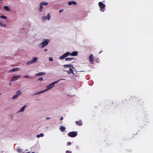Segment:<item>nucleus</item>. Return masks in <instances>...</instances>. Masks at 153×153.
Listing matches in <instances>:
<instances>
[{
    "label": "nucleus",
    "mask_w": 153,
    "mask_h": 153,
    "mask_svg": "<svg viewBox=\"0 0 153 153\" xmlns=\"http://www.w3.org/2000/svg\"><path fill=\"white\" fill-rule=\"evenodd\" d=\"M78 52L76 51H73L71 53L69 52H67L63 54L62 56H59V59L60 60H62L69 55H71L72 56H76L78 55Z\"/></svg>",
    "instance_id": "obj_1"
},
{
    "label": "nucleus",
    "mask_w": 153,
    "mask_h": 153,
    "mask_svg": "<svg viewBox=\"0 0 153 153\" xmlns=\"http://www.w3.org/2000/svg\"><path fill=\"white\" fill-rule=\"evenodd\" d=\"M65 80V79H61L59 80H58L56 81L55 82H54L52 83H51L49 85L47 86H46V88L45 90V91H47L48 90H49V89L55 86V84H57L59 81L61 80Z\"/></svg>",
    "instance_id": "obj_2"
},
{
    "label": "nucleus",
    "mask_w": 153,
    "mask_h": 153,
    "mask_svg": "<svg viewBox=\"0 0 153 153\" xmlns=\"http://www.w3.org/2000/svg\"><path fill=\"white\" fill-rule=\"evenodd\" d=\"M51 19V14L49 13H48L46 16H42L41 18V19L43 22H45V21H49Z\"/></svg>",
    "instance_id": "obj_3"
},
{
    "label": "nucleus",
    "mask_w": 153,
    "mask_h": 153,
    "mask_svg": "<svg viewBox=\"0 0 153 153\" xmlns=\"http://www.w3.org/2000/svg\"><path fill=\"white\" fill-rule=\"evenodd\" d=\"M98 5L100 7V10L102 12H103L105 10V5L102 2H99Z\"/></svg>",
    "instance_id": "obj_4"
},
{
    "label": "nucleus",
    "mask_w": 153,
    "mask_h": 153,
    "mask_svg": "<svg viewBox=\"0 0 153 153\" xmlns=\"http://www.w3.org/2000/svg\"><path fill=\"white\" fill-rule=\"evenodd\" d=\"M32 60L28 61L27 63L26 64L27 65H30L34 63H35L38 60V58L36 57H34L32 58Z\"/></svg>",
    "instance_id": "obj_5"
},
{
    "label": "nucleus",
    "mask_w": 153,
    "mask_h": 153,
    "mask_svg": "<svg viewBox=\"0 0 153 153\" xmlns=\"http://www.w3.org/2000/svg\"><path fill=\"white\" fill-rule=\"evenodd\" d=\"M48 3L47 2L42 1L39 4V8L43 9V6H46L48 5Z\"/></svg>",
    "instance_id": "obj_6"
},
{
    "label": "nucleus",
    "mask_w": 153,
    "mask_h": 153,
    "mask_svg": "<svg viewBox=\"0 0 153 153\" xmlns=\"http://www.w3.org/2000/svg\"><path fill=\"white\" fill-rule=\"evenodd\" d=\"M77 133L75 131H72L69 132L68 135L70 137H74L77 135Z\"/></svg>",
    "instance_id": "obj_7"
},
{
    "label": "nucleus",
    "mask_w": 153,
    "mask_h": 153,
    "mask_svg": "<svg viewBox=\"0 0 153 153\" xmlns=\"http://www.w3.org/2000/svg\"><path fill=\"white\" fill-rule=\"evenodd\" d=\"M77 4V3L74 1H68V4L69 6L71 5H74V6L76 5Z\"/></svg>",
    "instance_id": "obj_8"
},
{
    "label": "nucleus",
    "mask_w": 153,
    "mask_h": 153,
    "mask_svg": "<svg viewBox=\"0 0 153 153\" xmlns=\"http://www.w3.org/2000/svg\"><path fill=\"white\" fill-rule=\"evenodd\" d=\"M50 41V39H45L44 41L42 42L45 46H46L48 44Z\"/></svg>",
    "instance_id": "obj_9"
},
{
    "label": "nucleus",
    "mask_w": 153,
    "mask_h": 153,
    "mask_svg": "<svg viewBox=\"0 0 153 153\" xmlns=\"http://www.w3.org/2000/svg\"><path fill=\"white\" fill-rule=\"evenodd\" d=\"M20 76L19 75H16L14 76L10 80L11 81H14L17 80Z\"/></svg>",
    "instance_id": "obj_10"
},
{
    "label": "nucleus",
    "mask_w": 153,
    "mask_h": 153,
    "mask_svg": "<svg viewBox=\"0 0 153 153\" xmlns=\"http://www.w3.org/2000/svg\"><path fill=\"white\" fill-rule=\"evenodd\" d=\"M94 59V56L93 54H91L89 57V61L91 62V63L92 64L93 62V60Z\"/></svg>",
    "instance_id": "obj_11"
},
{
    "label": "nucleus",
    "mask_w": 153,
    "mask_h": 153,
    "mask_svg": "<svg viewBox=\"0 0 153 153\" xmlns=\"http://www.w3.org/2000/svg\"><path fill=\"white\" fill-rule=\"evenodd\" d=\"M26 105H25L21 108L20 110L18 111V112L19 113H20L23 112L24 111L25 108L26 107Z\"/></svg>",
    "instance_id": "obj_12"
},
{
    "label": "nucleus",
    "mask_w": 153,
    "mask_h": 153,
    "mask_svg": "<svg viewBox=\"0 0 153 153\" xmlns=\"http://www.w3.org/2000/svg\"><path fill=\"white\" fill-rule=\"evenodd\" d=\"M63 71L66 72L68 74H70L71 73H72L73 74H74V73L73 72V71L72 69V68H69V71L64 70Z\"/></svg>",
    "instance_id": "obj_13"
},
{
    "label": "nucleus",
    "mask_w": 153,
    "mask_h": 153,
    "mask_svg": "<svg viewBox=\"0 0 153 153\" xmlns=\"http://www.w3.org/2000/svg\"><path fill=\"white\" fill-rule=\"evenodd\" d=\"M19 68L18 67H15L12 69L11 70L9 71V72H13L15 71L19 70Z\"/></svg>",
    "instance_id": "obj_14"
},
{
    "label": "nucleus",
    "mask_w": 153,
    "mask_h": 153,
    "mask_svg": "<svg viewBox=\"0 0 153 153\" xmlns=\"http://www.w3.org/2000/svg\"><path fill=\"white\" fill-rule=\"evenodd\" d=\"M45 74V72H42L39 73H38L36 74L35 76H38L44 75Z\"/></svg>",
    "instance_id": "obj_15"
},
{
    "label": "nucleus",
    "mask_w": 153,
    "mask_h": 153,
    "mask_svg": "<svg viewBox=\"0 0 153 153\" xmlns=\"http://www.w3.org/2000/svg\"><path fill=\"white\" fill-rule=\"evenodd\" d=\"M4 10L7 12H9L10 11V10L8 6H4Z\"/></svg>",
    "instance_id": "obj_16"
},
{
    "label": "nucleus",
    "mask_w": 153,
    "mask_h": 153,
    "mask_svg": "<svg viewBox=\"0 0 153 153\" xmlns=\"http://www.w3.org/2000/svg\"><path fill=\"white\" fill-rule=\"evenodd\" d=\"M63 67H66L68 68H72L73 67L72 65L71 64H67V65H63Z\"/></svg>",
    "instance_id": "obj_17"
},
{
    "label": "nucleus",
    "mask_w": 153,
    "mask_h": 153,
    "mask_svg": "<svg viewBox=\"0 0 153 153\" xmlns=\"http://www.w3.org/2000/svg\"><path fill=\"white\" fill-rule=\"evenodd\" d=\"M60 129L62 132H64L65 131V128L63 126H60Z\"/></svg>",
    "instance_id": "obj_18"
},
{
    "label": "nucleus",
    "mask_w": 153,
    "mask_h": 153,
    "mask_svg": "<svg viewBox=\"0 0 153 153\" xmlns=\"http://www.w3.org/2000/svg\"><path fill=\"white\" fill-rule=\"evenodd\" d=\"M45 92V90H42V91H39V92H36V93H35L34 94L35 95H39L40 94H41L43 92Z\"/></svg>",
    "instance_id": "obj_19"
},
{
    "label": "nucleus",
    "mask_w": 153,
    "mask_h": 153,
    "mask_svg": "<svg viewBox=\"0 0 153 153\" xmlns=\"http://www.w3.org/2000/svg\"><path fill=\"white\" fill-rule=\"evenodd\" d=\"M76 123L78 125L81 126L82 125V122L81 120H80L79 121H76Z\"/></svg>",
    "instance_id": "obj_20"
},
{
    "label": "nucleus",
    "mask_w": 153,
    "mask_h": 153,
    "mask_svg": "<svg viewBox=\"0 0 153 153\" xmlns=\"http://www.w3.org/2000/svg\"><path fill=\"white\" fill-rule=\"evenodd\" d=\"M22 94V92L20 91H17L16 92V94L17 95V96H19L20 95H21Z\"/></svg>",
    "instance_id": "obj_21"
},
{
    "label": "nucleus",
    "mask_w": 153,
    "mask_h": 153,
    "mask_svg": "<svg viewBox=\"0 0 153 153\" xmlns=\"http://www.w3.org/2000/svg\"><path fill=\"white\" fill-rule=\"evenodd\" d=\"M44 136V134L43 133H41L40 134H38L36 135L37 138H39L40 137H43Z\"/></svg>",
    "instance_id": "obj_22"
},
{
    "label": "nucleus",
    "mask_w": 153,
    "mask_h": 153,
    "mask_svg": "<svg viewBox=\"0 0 153 153\" xmlns=\"http://www.w3.org/2000/svg\"><path fill=\"white\" fill-rule=\"evenodd\" d=\"M39 46L41 48H43L44 47H45V45L44 44L42 43V42H41L39 45Z\"/></svg>",
    "instance_id": "obj_23"
},
{
    "label": "nucleus",
    "mask_w": 153,
    "mask_h": 153,
    "mask_svg": "<svg viewBox=\"0 0 153 153\" xmlns=\"http://www.w3.org/2000/svg\"><path fill=\"white\" fill-rule=\"evenodd\" d=\"M19 153H21L22 152L23 150L22 149L20 148H18L16 150Z\"/></svg>",
    "instance_id": "obj_24"
},
{
    "label": "nucleus",
    "mask_w": 153,
    "mask_h": 153,
    "mask_svg": "<svg viewBox=\"0 0 153 153\" xmlns=\"http://www.w3.org/2000/svg\"><path fill=\"white\" fill-rule=\"evenodd\" d=\"M74 59V58H65V60L66 61H71L72 59Z\"/></svg>",
    "instance_id": "obj_25"
},
{
    "label": "nucleus",
    "mask_w": 153,
    "mask_h": 153,
    "mask_svg": "<svg viewBox=\"0 0 153 153\" xmlns=\"http://www.w3.org/2000/svg\"><path fill=\"white\" fill-rule=\"evenodd\" d=\"M0 26L1 27H4L6 26V25L5 24L0 22Z\"/></svg>",
    "instance_id": "obj_26"
},
{
    "label": "nucleus",
    "mask_w": 153,
    "mask_h": 153,
    "mask_svg": "<svg viewBox=\"0 0 153 153\" xmlns=\"http://www.w3.org/2000/svg\"><path fill=\"white\" fill-rule=\"evenodd\" d=\"M0 18L3 19H7V17L5 16H0Z\"/></svg>",
    "instance_id": "obj_27"
},
{
    "label": "nucleus",
    "mask_w": 153,
    "mask_h": 153,
    "mask_svg": "<svg viewBox=\"0 0 153 153\" xmlns=\"http://www.w3.org/2000/svg\"><path fill=\"white\" fill-rule=\"evenodd\" d=\"M18 97V96L16 94L12 97V99H16Z\"/></svg>",
    "instance_id": "obj_28"
},
{
    "label": "nucleus",
    "mask_w": 153,
    "mask_h": 153,
    "mask_svg": "<svg viewBox=\"0 0 153 153\" xmlns=\"http://www.w3.org/2000/svg\"><path fill=\"white\" fill-rule=\"evenodd\" d=\"M49 60L50 61L52 62L53 60V59L52 57H49Z\"/></svg>",
    "instance_id": "obj_29"
},
{
    "label": "nucleus",
    "mask_w": 153,
    "mask_h": 153,
    "mask_svg": "<svg viewBox=\"0 0 153 153\" xmlns=\"http://www.w3.org/2000/svg\"><path fill=\"white\" fill-rule=\"evenodd\" d=\"M43 9H42V8H39V12H42L43 11Z\"/></svg>",
    "instance_id": "obj_30"
},
{
    "label": "nucleus",
    "mask_w": 153,
    "mask_h": 153,
    "mask_svg": "<svg viewBox=\"0 0 153 153\" xmlns=\"http://www.w3.org/2000/svg\"><path fill=\"white\" fill-rule=\"evenodd\" d=\"M43 79V78L42 77H40L38 79V80L40 81H42Z\"/></svg>",
    "instance_id": "obj_31"
},
{
    "label": "nucleus",
    "mask_w": 153,
    "mask_h": 153,
    "mask_svg": "<svg viewBox=\"0 0 153 153\" xmlns=\"http://www.w3.org/2000/svg\"><path fill=\"white\" fill-rule=\"evenodd\" d=\"M71 142H68L67 143V145H69V146H70V145H71Z\"/></svg>",
    "instance_id": "obj_32"
},
{
    "label": "nucleus",
    "mask_w": 153,
    "mask_h": 153,
    "mask_svg": "<svg viewBox=\"0 0 153 153\" xmlns=\"http://www.w3.org/2000/svg\"><path fill=\"white\" fill-rule=\"evenodd\" d=\"M66 153H71V152L70 151L68 150H67L66 152Z\"/></svg>",
    "instance_id": "obj_33"
},
{
    "label": "nucleus",
    "mask_w": 153,
    "mask_h": 153,
    "mask_svg": "<svg viewBox=\"0 0 153 153\" xmlns=\"http://www.w3.org/2000/svg\"><path fill=\"white\" fill-rule=\"evenodd\" d=\"M63 9H62V10H59V13H61V12H62L63 11Z\"/></svg>",
    "instance_id": "obj_34"
},
{
    "label": "nucleus",
    "mask_w": 153,
    "mask_h": 153,
    "mask_svg": "<svg viewBox=\"0 0 153 153\" xmlns=\"http://www.w3.org/2000/svg\"><path fill=\"white\" fill-rule=\"evenodd\" d=\"M29 76L28 75L25 76L24 77L25 78H29Z\"/></svg>",
    "instance_id": "obj_35"
},
{
    "label": "nucleus",
    "mask_w": 153,
    "mask_h": 153,
    "mask_svg": "<svg viewBox=\"0 0 153 153\" xmlns=\"http://www.w3.org/2000/svg\"><path fill=\"white\" fill-rule=\"evenodd\" d=\"M44 51H48V49H45Z\"/></svg>",
    "instance_id": "obj_36"
},
{
    "label": "nucleus",
    "mask_w": 153,
    "mask_h": 153,
    "mask_svg": "<svg viewBox=\"0 0 153 153\" xmlns=\"http://www.w3.org/2000/svg\"><path fill=\"white\" fill-rule=\"evenodd\" d=\"M63 119V117H62L60 118V120H62Z\"/></svg>",
    "instance_id": "obj_37"
},
{
    "label": "nucleus",
    "mask_w": 153,
    "mask_h": 153,
    "mask_svg": "<svg viewBox=\"0 0 153 153\" xmlns=\"http://www.w3.org/2000/svg\"><path fill=\"white\" fill-rule=\"evenodd\" d=\"M50 119V118L49 117H47L46 118L47 120H48V119Z\"/></svg>",
    "instance_id": "obj_38"
},
{
    "label": "nucleus",
    "mask_w": 153,
    "mask_h": 153,
    "mask_svg": "<svg viewBox=\"0 0 153 153\" xmlns=\"http://www.w3.org/2000/svg\"><path fill=\"white\" fill-rule=\"evenodd\" d=\"M11 83H9V85H11Z\"/></svg>",
    "instance_id": "obj_39"
},
{
    "label": "nucleus",
    "mask_w": 153,
    "mask_h": 153,
    "mask_svg": "<svg viewBox=\"0 0 153 153\" xmlns=\"http://www.w3.org/2000/svg\"><path fill=\"white\" fill-rule=\"evenodd\" d=\"M101 51H100V52H99V54H100V53H101Z\"/></svg>",
    "instance_id": "obj_40"
},
{
    "label": "nucleus",
    "mask_w": 153,
    "mask_h": 153,
    "mask_svg": "<svg viewBox=\"0 0 153 153\" xmlns=\"http://www.w3.org/2000/svg\"><path fill=\"white\" fill-rule=\"evenodd\" d=\"M27 153H30V152H27Z\"/></svg>",
    "instance_id": "obj_41"
},
{
    "label": "nucleus",
    "mask_w": 153,
    "mask_h": 153,
    "mask_svg": "<svg viewBox=\"0 0 153 153\" xmlns=\"http://www.w3.org/2000/svg\"><path fill=\"white\" fill-rule=\"evenodd\" d=\"M31 153H35L34 152H32Z\"/></svg>",
    "instance_id": "obj_42"
},
{
    "label": "nucleus",
    "mask_w": 153,
    "mask_h": 153,
    "mask_svg": "<svg viewBox=\"0 0 153 153\" xmlns=\"http://www.w3.org/2000/svg\"><path fill=\"white\" fill-rule=\"evenodd\" d=\"M75 76L76 77V76H76V75H75Z\"/></svg>",
    "instance_id": "obj_43"
},
{
    "label": "nucleus",
    "mask_w": 153,
    "mask_h": 153,
    "mask_svg": "<svg viewBox=\"0 0 153 153\" xmlns=\"http://www.w3.org/2000/svg\"><path fill=\"white\" fill-rule=\"evenodd\" d=\"M2 0H0V1H2Z\"/></svg>",
    "instance_id": "obj_44"
}]
</instances>
